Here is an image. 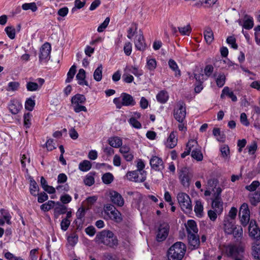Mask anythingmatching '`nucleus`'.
Here are the masks:
<instances>
[{
    "label": "nucleus",
    "mask_w": 260,
    "mask_h": 260,
    "mask_svg": "<svg viewBox=\"0 0 260 260\" xmlns=\"http://www.w3.org/2000/svg\"><path fill=\"white\" fill-rule=\"evenodd\" d=\"M29 190L32 195L37 196V193L39 191V186L36 182L33 179H31L30 181Z\"/></svg>",
    "instance_id": "obj_34"
},
{
    "label": "nucleus",
    "mask_w": 260,
    "mask_h": 260,
    "mask_svg": "<svg viewBox=\"0 0 260 260\" xmlns=\"http://www.w3.org/2000/svg\"><path fill=\"white\" fill-rule=\"evenodd\" d=\"M239 216L242 224L244 226L247 225L250 219V211L248 206L246 203H243L239 210Z\"/></svg>",
    "instance_id": "obj_8"
},
{
    "label": "nucleus",
    "mask_w": 260,
    "mask_h": 260,
    "mask_svg": "<svg viewBox=\"0 0 260 260\" xmlns=\"http://www.w3.org/2000/svg\"><path fill=\"white\" fill-rule=\"evenodd\" d=\"M185 245L181 242H177L168 250V260H182L186 252Z\"/></svg>",
    "instance_id": "obj_2"
},
{
    "label": "nucleus",
    "mask_w": 260,
    "mask_h": 260,
    "mask_svg": "<svg viewBox=\"0 0 260 260\" xmlns=\"http://www.w3.org/2000/svg\"><path fill=\"white\" fill-rule=\"evenodd\" d=\"M121 97L122 98L123 105L124 106H134L136 104V102L133 96L129 94L122 93Z\"/></svg>",
    "instance_id": "obj_21"
},
{
    "label": "nucleus",
    "mask_w": 260,
    "mask_h": 260,
    "mask_svg": "<svg viewBox=\"0 0 260 260\" xmlns=\"http://www.w3.org/2000/svg\"><path fill=\"white\" fill-rule=\"evenodd\" d=\"M51 47L49 43H44L40 48L39 59L41 63H45L50 58Z\"/></svg>",
    "instance_id": "obj_7"
},
{
    "label": "nucleus",
    "mask_w": 260,
    "mask_h": 260,
    "mask_svg": "<svg viewBox=\"0 0 260 260\" xmlns=\"http://www.w3.org/2000/svg\"><path fill=\"white\" fill-rule=\"evenodd\" d=\"M186 106L184 102L178 101L174 110V116L175 119L179 123H182L186 117Z\"/></svg>",
    "instance_id": "obj_4"
},
{
    "label": "nucleus",
    "mask_w": 260,
    "mask_h": 260,
    "mask_svg": "<svg viewBox=\"0 0 260 260\" xmlns=\"http://www.w3.org/2000/svg\"><path fill=\"white\" fill-rule=\"evenodd\" d=\"M22 108L21 104L16 100H11L9 105V110L13 114H17L21 110Z\"/></svg>",
    "instance_id": "obj_18"
},
{
    "label": "nucleus",
    "mask_w": 260,
    "mask_h": 260,
    "mask_svg": "<svg viewBox=\"0 0 260 260\" xmlns=\"http://www.w3.org/2000/svg\"><path fill=\"white\" fill-rule=\"evenodd\" d=\"M260 185V182L258 181H253L250 185H247L245 189L249 191H255L256 188Z\"/></svg>",
    "instance_id": "obj_47"
},
{
    "label": "nucleus",
    "mask_w": 260,
    "mask_h": 260,
    "mask_svg": "<svg viewBox=\"0 0 260 260\" xmlns=\"http://www.w3.org/2000/svg\"><path fill=\"white\" fill-rule=\"evenodd\" d=\"M177 143V139L176 138V135L174 132H172L171 133L167 139L166 145L169 148H173L176 146Z\"/></svg>",
    "instance_id": "obj_23"
},
{
    "label": "nucleus",
    "mask_w": 260,
    "mask_h": 260,
    "mask_svg": "<svg viewBox=\"0 0 260 260\" xmlns=\"http://www.w3.org/2000/svg\"><path fill=\"white\" fill-rule=\"evenodd\" d=\"M71 221L67 218H64L60 223L61 229L63 231H66L70 224Z\"/></svg>",
    "instance_id": "obj_62"
},
{
    "label": "nucleus",
    "mask_w": 260,
    "mask_h": 260,
    "mask_svg": "<svg viewBox=\"0 0 260 260\" xmlns=\"http://www.w3.org/2000/svg\"><path fill=\"white\" fill-rule=\"evenodd\" d=\"M239 23L246 29H251L254 25L252 17L247 15L244 16L243 24L241 23V20L239 21Z\"/></svg>",
    "instance_id": "obj_22"
},
{
    "label": "nucleus",
    "mask_w": 260,
    "mask_h": 260,
    "mask_svg": "<svg viewBox=\"0 0 260 260\" xmlns=\"http://www.w3.org/2000/svg\"><path fill=\"white\" fill-rule=\"evenodd\" d=\"M178 30L181 35L188 36L191 31V28L189 24H187L183 27H179Z\"/></svg>",
    "instance_id": "obj_43"
},
{
    "label": "nucleus",
    "mask_w": 260,
    "mask_h": 260,
    "mask_svg": "<svg viewBox=\"0 0 260 260\" xmlns=\"http://www.w3.org/2000/svg\"><path fill=\"white\" fill-rule=\"evenodd\" d=\"M94 173H90L86 175L84 180V182L86 185L90 186L94 183V178L93 177Z\"/></svg>",
    "instance_id": "obj_39"
},
{
    "label": "nucleus",
    "mask_w": 260,
    "mask_h": 260,
    "mask_svg": "<svg viewBox=\"0 0 260 260\" xmlns=\"http://www.w3.org/2000/svg\"><path fill=\"white\" fill-rule=\"evenodd\" d=\"M113 179L114 177L110 173H106L102 177L103 182L107 184L111 183L113 181Z\"/></svg>",
    "instance_id": "obj_46"
},
{
    "label": "nucleus",
    "mask_w": 260,
    "mask_h": 260,
    "mask_svg": "<svg viewBox=\"0 0 260 260\" xmlns=\"http://www.w3.org/2000/svg\"><path fill=\"white\" fill-rule=\"evenodd\" d=\"M125 71H128L136 76H140L143 73V71L139 68V66H126Z\"/></svg>",
    "instance_id": "obj_30"
},
{
    "label": "nucleus",
    "mask_w": 260,
    "mask_h": 260,
    "mask_svg": "<svg viewBox=\"0 0 260 260\" xmlns=\"http://www.w3.org/2000/svg\"><path fill=\"white\" fill-rule=\"evenodd\" d=\"M98 200L96 196H92L88 197L82 203V213L85 210H87L91 208L92 206Z\"/></svg>",
    "instance_id": "obj_19"
},
{
    "label": "nucleus",
    "mask_w": 260,
    "mask_h": 260,
    "mask_svg": "<svg viewBox=\"0 0 260 260\" xmlns=\"http://www.w3.org/2000/svg\"><path fill=\"white\" fill-rule=\"evenodd\" d=\"M108 142L109 144L114 148H118L122 144V140L118 137L109 138Z\"/></svg>",
    "instance_id": "obj_27"
},
{
    "label": "nucleus",
    "mask_w": 260,
    "mask_h": 260,
    "mask_svg": "<svg viewBox=\"0 0 260 260\" xmlns=\"http://www.w3.org/2000/svg\"><path fill=\"white\" fill-rule=\"evenodd\" d=\"M26 89L29 91H36L39 89V85L35 82H28L26 85Z\"/></svg>",
    "instance_id": "obj_50"
},
{
    "label": "nucleus",
    "mask_w": 260,
    "mask_h": 260,
    "mask_svg": "<svg viewBox=\"0 0 260 260\" xmlns=\"http://www.w3.org/2000/svg\"><path fill=\"white\" fill-rule=\"evenodd\" d=\"M124 72L125 73L122 76L123 80L127 83H132L134 80L133 76L129 74L130 73L128 71H125V69H124Z\"/></svg>",
    "instance_id": "obj_48"
},
{
    "label": "nucleus",
    "mask_w": 260,
    "mask_h": 260,
    "mask_svg": "<svg viewBox=\"0 0 260 260\" xmlns=\"http://www.w3.org/2000/svg\"><path fill=\"white\" fill-rule=\"evenodd\" d=\"M76 66H72L67 74V78L66 80V83L71 82L75 73H76Z\"/></svg>",
    "instance_id": "obj_44"
},
{
    "label": "nucleus",
    "mask_w": 260,
    "mask_h": 260,
    "mask_svg": "<svg viewBox=\"0 0 260 260\" xmlns=\"http://www.w3.org/2000/svg\"><path fill=\"white\" fill-rule=\"evenodd\" d=\"M200 147L198 145V142L195 140L191 139L188 141V143L186 144L187 149L190 150V151H192L193 149Z\"/></svg>",
    "instance_id": "obj_52"
},
{
    "label": "nucleus",
    "mask_w": 260,
    "mask_h": 260,
    "mask_svg": "<svg viewBox=\"0 0 260 260\" xmlns=\"http://www.w3.org/2000/svg\"><path fill=\"white\" fill-rule=\"evenodd\" d=\"M110 22V18L109 17H107L104 21L98 27V32H103L104 30L107 27Z\"/></svg>",
    "instance_id": "obj_58"
},
{
    "label": "nucleus",
    "mask_w": 260,
    "mask_h": 260,
    "mask_svg": "<svg viewBox=\"0 0 260 260\" xmlns=\"http://www.w3.org/2000/svg\"><path fill=\"white\" fill-rule=\"evenodd\" d=\"M220 152L222 157L227 158L230 154V149L228 146L224 145L220 148Z\"/></svg>",
    "instance_id": "obj_56"
},
{
    "label": "nucleus",
    "mask_w": 260,
    "mask_h": 260,
    "mask_svg": "<svg viewBox=\"0 0 260 260\" xmlns=\"http://www.w3.org/2000/svg\"><path fill=\"white\" fill-rule=\"evenodd\" d=\"M204 38L208 44H210L214 39L213 32L211 28H207L204 32Z\"/></svg>",
    "instance_id": "obj_32"
},
{
    "label": "nucleus",
    "mask_w": 260,
    "mask_h": 260,
    "mask_svg": "<svg viewBox=\"0 0 260 260\" xmlns=\"http://www.w3.org/2000/svg\"><path fill=\"white\" fill-rule=\"evenodd\" d=\"M137 30L136 26H132L127 30V37L131 39L134 36H136V32Z\"/></svg>",
    "instance_id": "obj_61"
},
{
    "label": "nucleus",
    "mask_w": 260,
    "mask_h": 260,
    "mask_svg": "<svg viewBox=\"0 0 260 260\" xmlns=\"http://www.w3.org/2000/svg\"><path fill=\"white\" fill-rule=\"evenodd\" d=\"M249 236L254 239H260V229L256 225L255 221H251L248 227Z\"/></svg>",
    "instance_id": "obj_14"
},
{
    "label": "nucleus",
    "mask_w": 260,
    "mask_h": 260,
    "mask_svg": "<svg viewBox=\"0 0 260 260\" xmlns=\"http://www.w3.org/2000/svg\"><path fill=\"white\" fill-rule=\"evenodd\" d=\"M150 165L151 168L155 171H161L165 168L162 159L157 156H153L151 158Z\"/></svg>",
    "instance_id": "obj_13"
},
{
    "label": "nucleus",
    "mask_w": 260,
    "mask_h": 260,
    "mask_svg": "<svg viewBox=\"0 0 260 260\" xmlns=\"http://www.w3.org/2000/svg\"><path fill=\"white\" fill-rule=\"evenodd\" d=\"M71 107L76 113L81 111V94L78 93L72 97Z\"/></svg>",
    "instance_id": "obj_16"
},
{
    "label": "nucleus",
    "mask_w": 260,
    "mask_h": 260,
    "mask_svg": "<svg viewBox=\"0 0 260 260\" xmlns=\"http://www.w3.org/2000/svg\"><path fill=\"white\" fill-rule=\"evenodd\" d=\"M31 116L32 115L30 113H25L24 115V125L26 128H29L31 125L30 119Z\"/></svg>",
    "instance_id": "obj_51"
},
{
    "label": "nucleus",
    "mask_w": 260,
    "mask_h": 260,
    "mask_svg": "<svg viewBox=\"0 0 260 260\" xmlns=\"http://www.w3.org/2000/svg\"><path fill=\"white\" fill-rule=\"evenodd\" d=\"M124 52L126 55H129L131 54L132 50V45L130 42H127L124 46Z\"/></svg>",
    "instance_id": "obj_63"
},
{
    "label": "nucleus",
    "mask_w": 260,
    "mask_h": 260,
    "mask_svg": "<svg viewBox=\"0 0 260 260\" xmlns=\"http://www.w3.org/2000/svg\"><path fill=\"white\" fill-rule=\"evenodd\" d=\"M188 242L189 247L191 249L198 248L200 244L199 237L197 234L187 235Z\"/></svg>",
    "instance_id": "obj_17"
},
{
    "label": "nucleus",
    "mask_w": 260,
    "mask_h": 260,
    "mask_svg": "<svg viewBox=\"0 0 260 260\" xmlns=\"http://www.w3.org/2000/svg\"><path fill=\"white\" fill-rule=\"evenodd\" d=\"M0 212L1 213L2 216L3 217V219L6 220L7 223L10 224L11 216L10 215L9 212L4 209H1Z\"/></svg>",
    "instance_id": "obj_42"
},
{
    "label": "nucleus",
    "mask_w": 260,
    "mask_h": 260,
    "mask_svg": "<svg viewBox=\"0 0 260 260\" xmlns=\"http://www.w3.org/2000/svg\"><path fill=\"white\" fill-rule=\"evenodd\" d=\"M126 177L128 180L136 182H142L146 180V172L143 171V173H140V171H133L128 172L126 174Z\"/></svg>",
    "instance_id": "obj_11"
},
{
    "label": "nucleus",
    "mask_w": 260,
    "mask_h": 260,
    "mask_svg": "<svg viewBox=\"0 0 260 260\" xmlns=\"http://www.w3.org/2000/svg\"><path fill=\"white\" fill-rule=\"evenodd\" d=\"M107 216L111 220L116 222L120 223L122 221V217L120 212L116 209L115 211H113Z\"/></svg>",
    "instance_id": "obj_24"
},
{
    "label": "nucleus",
    "mask_w": 260,
    "mask_h": 260,
    "mask_svg": "<svg viewBox=\"0 0 260 260\" xmlns=\"http://www.w3.org/2000/svg\"><path fill=\"white\" fill-rule=\"evenodd\" d=\"M236 226L233 220L230 221L229 219H225L224 221V232L228 234H232L233 232V229Z\"/></svg>",
    "instance_id": "obj_25"
},
{
    "label": "nucleus",
    "mask_w": 260,
    "mask_h": 260,
    "mask_svg": "<svg viewBox=\"0 0 260 260\" xmlns=\"http://www.w3.org/2000/svg\"><path fill=\"white\" fill-rule=\"evenodd\" d=\"M225 76L223 74H219L216 79L217 85L219 87H222L225 83Z\"/></svg>",
    "instance_id": "obj_53"
},
{
    "label": "nucleus",
    "mask_w": 260,
    "mask_h": 260,
    "mask_svg": "<svg viewBox=\"0 0 260 260\" xmlns=\"http://www.w3.org/2000/svg\"><path fill=\"white\" fill-rule=\"evenodd\" d=\"M104 260H118V258L115 255L111 253H106L103 255Z\"/></svg>",
    "instance_id": "obj_64"
},
{
    "label": "nucleus",
    "mask_w": 260,
    "mask_h": 260,
    "mask_svg": "<svg viewBox=\"0 0 260 260\" xmlns=\"http://www.w3.org/2000/svg\"><path fill=\"white\" fill-rule=\"evenodd\" d=\"M233 230V232H232V234H233L235 238L240 237L242 235L243 230L240 226H236Z\"/></svg>",
    "instance_id": "obj_55"
},
{
    "label": "nucleus",
    "mask_w": 260,
    "mask_h": 260,
    "mask_svg": "<svg viewBox=\"0 0 260 260\" xmlns=\"http://www.w3.org/2000/svg\"><path fill=\"white\" fill-rule=\"evenodd\" d=\"M225 251L226 255L229 257L240 258L242 259L243 253L244 251V248L242 246H237L234 245H229L225 248Z\"/></svg>",
    "instance_id": "obj_5"
},
{
    "label": "nucleus",
    "mask_w": 260,
    "mask_h": 260,
    "mask_svg": "<svg viewBox=\"0 0 260 260\" xmlns=\"http://www.w3.org/2000/svg\"><path fill=\"white\" fill-rule=\"evenodd\" d=\"M5 30L10 39H14L15 38L16 30L14 27L7 26L5 28Z\"/></svg>",
    "instance_id": "obj_40"
},
{
    "label": "nucleus",
    "mask_w": 260,
    "mask_h": 260,
    "mask_svg": "<svg viewBox=\"0 0 260 260\" xmlns=\"http://www.w3.org/2000/svg\"><path fill=\"white\" fill-rule=\"evenodd\" d=\"M35 105V102L31 98L28 99L25 103V108L26 110L31 111L34 109Z\"/></svg>",
    "instance_id": "obj_49"
},
{
    "label": "nucleus",
    "mask_w": 260,
    "mask_h": 260,
    "mask_svg": "<svg viewBox=\"0 0 260 260\" xmlns=\"http://www.w3.org/2000/svg\"><path fill=\"white\" fill-rule=\"evenodd\" d=\"M109 196L111 201L114 205L118 207H122L124 205V200L122 196L117 191L110 190Z\"/></svg>",
    "instance_id": "obj_12"
},
{
    "label": "nucleus",
    "mask_w": 260,
    "mask_h": 260,
    "mask_svg": "<svg viewBox=\"0 0 260 260\" xmlns=\"http://www.w3.org/2000/svg\"><path fill=\"white\" fill-rule=\"evenodd\" d=\"M249 201L251 205L256 206L260 202V190L256 191L249 194Z\"/></svg>",
    "instance_id": "obj_26"
},
{
    "label": "nucleus",
    "mask_w": 260,
    "mask_h": 260,
    "mask_svg": "<svg viewBox=\"0 0 260 260\" xmlns=\"http://www.w3.org/2000/svg\"><path fill=\"white\" fill-rule=\"evenodd\" d=\"M55 205V202L53 201H49L47 203L42 204L41 206V209L44 211H47L52 209Z\"/></svg>",
    "instance_id": "obj_45"
},
{
    "label": "nucleus",
    "mask_w": 260,
    "mask_h": 260,
    "mask_svg": "<svg viewBox=\"0 0 260 260\" xmlns=\"http://www.w3.org/2000/svg\"><path fill=\"white\" fill-rule=\"evenodd\" d=\"M4 256L8 260H24L21 257L16 256L10 252H6L4 254Z\"/></svg>",
    "instance_id": "obj_60"
},
{
    "label": "nucleus",
    "mask_w": 260,
    "mask_h": 260,
    "mask_svg": "<svg viewBox=\"0 0 260 260\" xmlns=\"http://www.w3.org/2000/svg\"><path fill=\"white\" fill-rule=\"evenodd\" d=\"M185 226L187 235L192 234L193 233L197 234L198 232L197 223L193 220H188Z\"/></svg>",
    "instance_id": "obj_20"
},
{
    "label": "nucleus",
    "mask_w": 260,
    "mask_h": 260,
    "mask_svg": "<svg viewBox=\"0 0 260 260\" xmlns=\"http://www.w3.org/2000/svg\"><path fill=\"white\" fill-rule=\"evenodd\" d=\"M115 209L116 208L111 204H107L104 207V212L107 216L111 213L113 211H115Z\"/></svg>",
    "instance_id": "obj_57"
},
{
    "label": "nucleus",
    "mask_w": 260,
    "mask_h": 260,
    "mask_svg": "<svg viewBox=\"0 0 260 260\" xmlns=\"http://www.w3.org/2000/svg\"><path fill=\"white\" fill-rule=\"evenodd\" d=\"M170 226L167 222L161 223L158 227L156 235V239L158 241L165 240L169 234Z\"/></svg>",
    "instance_id": "obj_9"
},
{
    "label": "nucleus",
    "mask_w": 260,
    "mask_h": 260,
    "mask_svg": "<svg viewBox=\"0 0 260 260\" xmlns=\"http://www.w3.org/2000/svg\"><path fill=\"white\" fill-rule=\"evenodd\" d=\"M95 241L100 244L115 248L118 245V240L113 233L109 230H103L98 233L95 238Z\"/></svg>",
    "instance_id": "obj_1"
},
{
    "label": "nucleus",
    "mask_w": 260,
    "mask_h": 260,
    "mask_svg": "<svg viewBox=\"0 0 260 260\" xmlns=\"http://www.w3.org/2000/svg\"><path fill=\"white\" fill-rule=\"evenodd\" d=\"M191 177L192 175L187 168H183L180 170L179 178L183 186L188 187L189 186L190 180Z\"/></svg>",
    "instance_id": "obj_10"
},
{
    "label": "nucleus",
    "mask_w": 260,
    "mask_h": 260,
    "mask_svg": "<svg viewBox=\"0 0 260 260\" xmlns=\"http://www.w3.org/2000/svg\"><path fill=\"white\" fill-rule=\"evenodd\" d=\"M22 8L24 10H31L32 12H35L37 10L35 3H25L22 5Z\"/></svg>",
    "instance_id": "obj_41"
},
{
    "label": "nucleus",
    "mask_w": 260,
    "mask_h": 260,
    "mask_svg": "<svg viewBox=\"0 0 260 260\" xmlns=\"http://www.w3.org/2000/svg\"><path fill=\"white\" fill-rule=\"evenodd\" d=\"M57 206L54 208V213L56 216L60 214H63L67 212V207L59 203L57 204Z\"/></svg>",
    "instance_id": "obj_35"
},
{
    "label": "nucleus",
    "mask_w": 260,
    "mask_h": 260,
    "mask_svg": "<svg viewBox=\"0 0 260 260\" xmlns=\"http://www.w3.org/2000/svg\"><path fill=\"white\" fill-rule=\"evenodd\" d=\"M177 198L182 211L186 213H190L192 206L189 196L185 193L180 192L178 194Z\"/></svg>",
    "instance_id": "obj_3"
},
{
    "label": "nucleus",
    "mask_w": 260,
    "mask_h": 260,
    "mask_svg": "<svg viewBox=\"0 0 260 260\" xmlns=\"http://www.w3.org/2000/svg\"><path fill=\"white\" fill-rule=\"evenodd\" d=\"M169 98V94L166 90H161L156 95L157 101L161 104L166 103Z\"/></svg>",
    "instance_id": "obj_28"
},
{
    "label": "nucleus",
    "mask_w": 260,
    "mask_h": 260,
    "mask_svg": "<svg viewBox=\"0 0 260 260\" xmlns=\"http://www.w3.org/2000/svg\"><path fill=\"white\" fill-rule=\"evenodd\" d=\"M102 72H103L102 66H99L96 69V70L94 71V73H93V78L95 81L99 82L102 80Z\"/></svg>",
    "instance_id": "obj_36"
},
{
    "label": "nucleus",
    "mask_w": 260,
    "mask_h": 260,
    "mask_svg": "<svg viewBox=\"0 0 260 260\" xmlns=\"http://www.w3.org/2000/svg\"><path fill=\"white\" fill-rule=\"evenodd\" d=\"M134 43L136 48L138 50L143 51L145 49L146 44L142 32L140 31L136 34L135 37Z\"/></svg>",
    "instance_id": "obj_15"
},
{
    "label": "nucleus",
    "mask_w": 260,
    "mask_h": 260,
    "mask_svg": "<svg viewBox=\"0 0 260 260\" xmlns=\"http://www.w3.org/2000/svg\"><path fill=\"white\" fill-rule=\"evenodd\" d=\"M19 86L20 84L18 82H10L8 83L6 90L8 91H15L18 89Z\"/></svg>",
    "instance_id": "obj_38"
},
{
    "label": "nucleus",
    "mask_w": 260,
    "mask_h": 260,
    "mask_svg": "<svg viewBox=\"0 0 260 260\" xmlns=\"http://www.w3.org/2000/svg\"><path fill=\"white\" fill-rule=\"evenodd\" d=\"M191 157L197 161H201L203 159V155L201 152V148L198 147L192 150L191 153Z\"/></svg>",
    "instance_id": "obj_31"
},
{
    "label": "nucleus",
    "mask_w": 260,
    "mask_h": 260,
    "mask_svg": "<svg viewBox=\"0 0 260 260\" xmlns=\"http://www.w3.org/2000/svg\"><path fill=\"white\" fill-rule=\"evenodd\" d=\"M130 124L136 128H140L142 127L141 123L135 118L131 117L129 120Z\"/></svg>",
    "instance_id": "obj_59"
},
{
    "label": "nucleus",
    "mask_w": 260,
    "mask_h": 260,
    "mask_svg": "<svg viewBox=\"0 0 260 260\" xmlns=\"http://www.w3.org/2000/svg\"><path fill=\"white\" fill-rule=\"evenodd\" d=\"M221 192L222 189L220 187L217 188L212 200V207L218 214H221L223 211V203L221 198Z\"/></svg>",
    "instance_id": "obj_6"
},
{
    "label": "nucleus",
    "mask_w": 260,
    "mask_h": 260,
    "mask_svg": "<svg viewBox=\"0 0 260 260\" xmlns=\"http://www.w3.org/2000/svg\"><path fill=\"white\" fill-rule=\"evenodd\" d=\"M213 134L216 137V139L218 141L223 142L224 141V135L221 134L220 129L219 128H214L213 129Z\"/></svg>",
    "instance_id": "obj_37"
},
{
    "label": "nucleus",
    "mask_w": 260,
    "mask_h": 260,
    "mask_svg": "<svg viewBox=\"0 0 260 260\" xmlns=\"http://www.w3.org/2000/svg\"><path fill=\"white\" fill-rule=\"evenodd\" d=\"M196 215L202 217L203 215V206L200 201H197L194 209Z\"/></svg>",
    "instance_id": "obj_33"
},
{
    "label": "nucleus",
    "mask_w": 260,
    "mask_h": 260,
    "mask_svg": "<svg viewBox=\"0 0 260 260\" xmlns=\"http://www.w3.org/2000/svg\"><path fill=\"white\" fill-rule=\"evenodd\" d=\"M236 38L233 36L228 37L226 39V43L231 45L232 48L237 49L238 48V45L236 43Z\"/></svg>",
    "instance_id": "obj_54"
},
{
    "label": "nucleus",
    "mask_w": 260,
    "mask_h": 260,
    "mask_svg": "<svg viewBox=\"0 0 260 260\" xmlns=\"http://www.w3.org/2000/svg\"><path fill=\"white\" fill-rule=\"evenodd\" d=\"M252 254L254 258L260 259V242L256 241L252 246Z\"/></svg>",
    "instance_id": "obj_29"
}]
</instances>
